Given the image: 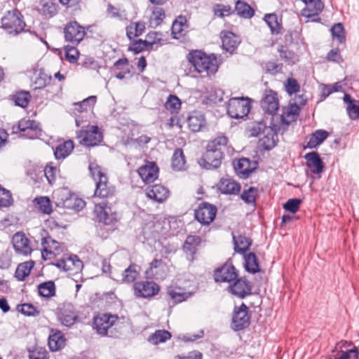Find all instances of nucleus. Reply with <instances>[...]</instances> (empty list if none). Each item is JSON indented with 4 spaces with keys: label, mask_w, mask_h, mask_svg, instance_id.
<instances>
[{
    "label": "nucleus",
    "mask_w": 359,
    "mask_h": 359,
    "mask_svg": "<svg viewBox=\"0 0 359 359\" xmlns=\"http://www.w3.org/2000/svg\"><path fill=\"white\" fill-rule=\"evenodd\" d=\"M189 129L193 133L199 132L206 126L205 115L203 112L194 110L189 112L186 118Z\"/></svg>",
    "instance_id": "nucleus-25"
},
{
    "label": "nucleus",
    "mask_w": 359,
    "mask_h": 359,
    "mask_svg": "<svg viewBox=\"0 0 359 359\" xmlns=\"http://www.w3.org/2000/svg\"><path fill=\"white\" fill-rule=\"evenodd\" d=\"M259 197V191L257 187H250L248 189H244L240 195L241 199L246 204L255 207L257 199Z\"/></svg>",
    "instance_id": "nucleus-42"
},
{
    "label": "nucleus",
    "mask_w": 359,
    "mask_h": 359,
    "mask_svg": "<svg viewBox=\"0 0 359 359\" xmlns=\"http://www.w3.org/2000/svg\"><path fill=\"white\" fill-rule=\"evenodd\" d=\"M159 233L156 230V225L154 222L144 224L140 233V239L142 243L148 242L149 244L155 243L158 239Z\"/></svg>",
    "instance_id": "nucleus-29"
},
{
    "label": "nucleus",
    "mask_w": 359,
    "mask_h": 359,
    "mask_svg": "<svg viewBox=\"0 0 359 359\" xmlns=\"http://www.w3.org/2000/svg\"><path fill=\"white\" fill-rule=\"evenodd\" d=\"M237 15L245 19H250L255 15L254 9L246 2L238 0L235 5Z\"/></svg>",
    "instance_id": "nucleus-43"
},
{
    "label": "nucleus",
    "mask_w": 359,
    "mask_h": 359,
    "mask_svg": "<svg viewBox=\"0 0 359 359\" xmlns=\"http://www.w3.org/2000/svg\"><path fill=\"white\" fill-rule=\"evenodd\" d=\"M33 203L41 212L45 215H50L53 212L51 201L48 196L36 197Z\"/></svg>",
    "instance_id": "nucleus-45"
},
{
    "label": "nucleus",
    "mask_w": 359,
    "mask_h": 359,
    "mask_svg": "<svg viewBox=\"0 0 359 359\" xmlns=\"http://www.w3.org/2000/svg\"><path fill=\"white\" fill-rule=\"evenodd\" d=\"M268 126L264 120L255 122L252 126L250 127L248 130L250 132L251 137H257L261 134H265L268 130Z\"/></svg>",
    "instance_id": "nucleus-64"
},
{
    "label": "nucleus",
    "mask_w": 359,
    "mask_h": 359,
    "mask_svg": "<svg viewBox=\"0 0 359 359\" xmlns=\"http://www.w3.org/2000/svg\"><path fill=\"white\" fill-rule=\"evenodd\" d=\"M233 168L236 175L242 179H248L258 166L256 161H252L248 158L243 157L233 162Z\"/></svg>",
    "instance_id": "nucleus-17"
},
{
    "label": "nucleus",
    "mask_w": 359,
    "mask_h": 359,
    "mask_svg": "<svg viewBox=\"0 0 359 359\" xmlns=\"http://www.w3.org/2000/svg\"><path fill=\"white\" fill-rule=\"evenodd\" d=\"M13 134H20L21 137L28 139L39 138L41 135L42 130L40 123L31 119L22 118L11 127Z\"/></svg>",
    "instance_id": "nucleus-5"
},
{
    "label": "nucleus",
    "mask_w": 359,
    "mask_h": 359,
    "mask_svg": "<svg viewBox=\"0 0 359 359\" xmlns=\"http://www.w3.org/2000/svg\"><path fill=\"white\" fill-rule=\"evenodd\" d=\"M238 276V271L229 258L222 265L213 271V279L216 283H231Z\"/></svg>",
    "instance_id": "nucleus-11"
},
{
    "label": "nucleus",
    "mask_w": 359,
    "mask_h": 359,
    "mask_svg": "<svg viewBox=\"0 0 359 359\" xmlns=\"http://www.w3.org/2000/svg\"><path fill=\"white\" fill-rule=\"evenodd\" d=\"M66 41L79 43L86 34L85 27L81 26L77 22H69L67 24L64 30Z\"/></svg>",
    "instance_id": "nucleus-18"
},
{
    "label": "nucleus",
    "mask_w": 359,
    "mask_h": 359,
    "mask_svg": "<svg viewBox=\"0 0 359 359\" xmlns=\"http://www.w3.org/2000/svg\"><path fill=\"white\" fill-rule=\"evenodd\" d=\"M74 147V142L71 140L58 144L54 150V156L57 160L65 158L68 156Z\"/></svg>",
    "instance_id": "nucleus-38"
},
{
    "label": "nucleus",
    "mask_w": 359,
    "mask_h": 359,
    "mask_svg": "<svg viewBox=\"0 0 359 359\" xmlns=\"http://www.w3.org/2000/svg\"><path fill=\"white\" fill-rule=\"evenodd\" d=\"M25 25L23 15L17 8L8 11L1 18L2 27L10 34H18L24 30Z\"/></svg>",
    "instance_id": "nucleus-9"
},
{
    "label": "nucleus",
    "mask_w": 359,
    "mask_h": 359,
    "mask_svg": "<svg viewBox=\"0 0 359 359\" xmlns=\"http://www.w3.org/2000/svg\"><path fill=\"white\" fill-rule=\"evenodd\" d=\"M264 20L268 27L270 28V31L272 34H278L281 32L282 25L278 21V18L275 13H268L264 17Z\"/></svg>",
    "instance_id": "nucleus-46"
},
{
    "label": "nucleus",
    "mask_w": 359,
    "mask_h": 359,
    "mask_svg": "<svg viewBox=\"0 0 359 359\" xmlns=\"http://www.w3.org/2000/svg\"><path fill=\"white\" fill-rule=\"evenodd\" d=\"M233 250L240 255H245L252 244V240L245 235H239L237 238L233 236Z\"/></svg>",
    "instance_id": "nucleus-33"
},
{
    "label": "nucleus",
    "mask_w": 359,
    "mask_h": 359,
    "mask_svg": "<svg viewBox=\"0 0 359 359\" xmlns=\"http://www.w3.org/2000/svg\"><path fill=\"white\" fill-rule=\"evenodd\" d=\"M222 45H239L241 43L240 36L230 31H222L220 32Z\"/></svg>",
    "instance_id": "nucleus-55"
},
{
    "label": "nucleus",
    "mask_w": 359,
    "mask_h": 359,
    "mask_svg": "<svg viewBox=\"0 0 359 359\" xmlns=\"http://www.w3.org/2000/svg\"><path fill=\"white\" fill-rule=\"evenodd\" d=\"M187 60L198 73L206 72L207 75L215 74L219 63L213 53L208 55L201 50H192L187 56Z\"/></svg>",
    "instance_id": "nucleus-2"
},
{
    "label": "nucleus",
    "mask_w": 359,
    "mask_h": 359,
    "mask_svg": "<svg viewBox=\"0 0 359 359\" xmlns=\"http://www.w3.org/2000/svg\"><path fill=\"white\" fill-rule=\"evenodd\" d=\"M306 165L310 168L312 174L321 177V174L325 171V165L320 154L318 151H311L305 154Z\"/></svg>",
    "instance_id": "nucleus-19"
},
{
    "label": "nucleus",
    "mask_w": 359,
    "mask_h": 359,
    "mask_svg": "<svg viewBox=\"0 0 359 359\" xmlns=\"http://www.w3.org/2000/svg\"><path fill=\"white\" fill-rule=\"evenodd\" d=\"M201 244V238L199 236L189 235L184 243L182 250L187 260L193 262L196 259V253Z\"/></svg>",
    "instance_id": "nucleus-20"
},
{
    "label": "nucleus",
    "mask_w": 359,
    "mask_h": 359,
    "mask_svg": "<svg viewBox=\"0 0 359 359\" xmlns=\"http://www.w3.org/2000/svg\"><path fill=\"white\" fill-rule=\"evenodd\" d=\"M95 212L98 221L97 231L102 237L107 238L118 229V214L116 211L112 212L108 201L95 204Z\"/></svg>",
    "instance_id": "nucleus-1"
},
{
    "label": "nucleus",
    "mask_w": 359,
    "mask_h": 359,
    "mask_svg": "<svg viewBox=\"0 0 359 359\" xmlns=\"http://www.w3.org/2000/svg\"><path fill=\"white\" fill-rule=\"evenodd\" d=\"M279 130L280 126L273 123L271 119L268 130H266L264 137L261 140L262 146L265 151H270L276 146Z\"/></svg>",
    "instance_id": "nucleus-22"
},
{
    "label": "nucleus",
    "mask_w": 359,
    "mask_h": 359,
    "mask_svg": "<svg viewBox=\"0 0 359 359\" xmlns=\"http://www.w3.org/2000/svg\"><path fill=\"white\" fill-rule=\"evenodd\" d=\"M172 337L171 333L165 330H157L151 334L148 341L154 345L164 343Z\"/></svg>",
    "instance_id": "nucleus-50"
},
{
    "label": "nucleus",
    "mask_w": 359,
    "mask_h": 359,
    "mask_svg": "<svg viewBox=\"0 0 359 359\" xmlns=\"http://www.w3.org/2000/svg\"><path fill=\"white\" fill-rule=\"evenodd\" d=\"M260 105L264 114L273 116L279 109V100L278 93L271 90H266L260 102ZM273 120V117H271Z\"/></svg>",
    "instance_id": "nucleus-16"
},
{
    "label": "nucleus",
    "mask_w": 359,
    "mask_h": 359,
    "mask_svg": "<svg viewBox=\"0 0 359 359\" xmlns=\"http://www.w3.org/2000/svg\"><path fill=\"white\" fill-rule=\"evenodd\" d=\"M12 243L15 251L20 255H28L32 250L30 247L29 240L23 232L15 233L12 238Z\"/></svg>",
    "instance_id": "nucleus-23"
},
{
    "label": "nucleus",
    "mask_w": 359,
    "mask_h": 359,
    "mask_svg": "<svg viewBox=\"0 0 359 359\" xmlns=\"http://www.w3.org/2000/svg\"><path fill=\"white\" fill-rule=\"evenodd\" d=\"M53 81L52 76L48 75L43 69H41L39 73L34 81V90H41L45 87L51 85Z\"/></svg>",
    "instance_id": "nucleus-52"
},
{
    "label": "nucleus",
    "mask_w": 359,
    "mask_h": 359,
    "mask_svg": "<svg viewBox=\"0 0 359 359\" xmlns=\"http://www.w3.org/2000/svg\"><path fill=\"white\" fill-rule=\"evenodd\" d=\"M13 203L11 191L0 185V209L8 208Z\"/></svg>",
    "instance_id": "nucleus-61"
},
{
    "label": "nucleus",
    "mask_w": 359,
    "mask_h": 359,
    "mask_svg": "<svg viewBox=\"0 0 359 359\" xmlns=\"http://www.w3.org/2000/svg\"><path fill=\"white\" fill-rule=\"evenodd\" d=\"M344 103L347 104L346 112L351 120L359 119V100L352 97L348 93H345L343 97Z\"/></svg>",
    "instance_id": "nucleus-35"
},
{
    "label": "nucleus",
    "mask_w": 359,
    "mask_h": 359,
    "mask_svg": "<svg viewBox=\"0 0 359 359\" xmlns=\"http://www.w3.org/2000/svg\"><path fill=\"white\" fill-rule=\"evenodd\" d=\"M159 168L156 162L146 161L137 169V173L145 184L154 182L158 177Z\"/></svg>",
    "instance_id": "nucleus-21"
},
{
    "label": "nucleus",
    "mask_w": 359,
    "mask_h": 359,
    "mask_svg": "<svg viewBox=\"0 0 359 359\" xmlns=\"http://www.w3.org/2000/svg\"><path fill=\"white\" fill-rule=\"evenodd\" d=\"M85 205V201L74 194H70L69 196L67 197L65 199L62 198L60 202L56 203L57 207H61L64 209L73 210L77 212L82 210Z\"/></svg>",
    "instance_id": "nucleus-30"
},
{
    "label": "nucleus",
    "mask_w": 359,
    "mask_h": 359,
    "mask_svg": "<svg viewBox=\"0 0 359 359\" xmlns=\"http://www.w3.org/2000/svg\"><path fill=\"white\" fill-rule=\"evenodd\" d=\"M35 262L33 260L20 263L17 266L14 277L19 281H24L34 268Z\"/></svg>",
    "instance_id": "nucleus-39"
},
{
    "label": "nucleus",
    "mask_w": 359,
    "mask_h": 359,
    "mask_svg": "<svg viewBox=\"0 0 359 359\" xmlns=\"http://www.w3.org/2000/svg\"><path fill=\"white\" fill-rule=\"evenodd\" d=\"M118 316L109 313H102L93 318V326L97 332L102 336H110L118 338L121 334H114L112 330L121 328L122 323L118 321Z\"/></svg>",
    "instance_id": "nucleus-3"
},
{
    "label": "nucleus",
    "mask_w": 359,
    "mask_h": 359,
    "mask_svg": "<svg viewBox=\"0 0 359 359\" xmlns=\"http://www.w3.org/2000/svg\"><path fill=\"white\" fill-rule=\"evenodd\" d=\"M329 136V133L323 129L315 130L309 135V141L304 149H315L320 145Z\"/></svg>",
    "instance_id": "nucleus-34"
},
{
    "label": "nucleus",
    "mask_w": 359,
    "mask_h": 359,
    "mask_svg": "<svg viewBox=\"0 0 359 359\" xmlns=\"http://www.w3.org/2000/svg\"><path fill=\"white\" fill-rule=\"evenodd\" d=\"M159 34L157 32H149L146 36L144 40L138 39L134 40L130 45H144V46H153L157 45L160 41Z\"/></svg>",
    "instance_id": "nucleus-56"
},
{
    "label": "nucleus",
    "mask_w": 359,
    "mask_h": 359,
    "mask_svg": "<svg viewBox=\"0 0 359 359\" xmlns=\"http://www.w3.org/2000/svg\"><path fill=\"white\" fill-rule=\"evenodd\" d=\"M57 5L53 0H41L38 10L45 17L51 18L57 13Z\"/></svg>",
    "instance_id": "nucleus-40"
},
{
    "label": "nucleus",
    "mask_w": 359,
    "mask_h": 359,
    "mask_svg": "<svg viewBox=\"0 0 359 359\" xmlns=\"http://www.w3.org/2000/svg\"><path fill=\"white\" fill-rule=\"evenodd\" d=\"M116 192L115 187L111 184L107 179L96 182L95 189L94 192L95 197H99L104 199L103 201H108L109 198L114 196Z\"/></svg>",
    "instance_id": "nucleus-24"
},
{
    "label": "nucleus",
    "mask_w": 359,
    "mask_h": 359,
    "mask_svg": "<svg viewBox=\"0 0 359 359\" xmlns=\"http://www.w3.org/2000/svg\"><path fill=\"white\" fill-rule=\"evenodd\" d=\"M252 100L248 97H236L229 100L226 114L231 118L243 119L247 117L251 108Z\"/></svg>",
    "instance_id": "nucleus-4"
},
{
    "label": "nucleus",
    "mask_w": 359,
    "mask_h": 359,
    "mask_svg": "<svg viewBox=\"0 0 359 359\" xmlns=\"http://www.w3.org/2000/svg\"><path fill=\"white\" fill-rule=\"evenodd\" d=\"M243 256L244 269L246 272L250 274H256L262 271L259 259L255 252H250L243 255Z\"/></svg>",
    "instance_id": "nucleus-32"
},
{
    "label": "nucleus",
    "mask_w": 359,
    "mask_h": 359,
    "mask_svg": "<svg viewBox=\"0 0 359 359\" xmlns=\"http://www.w3.org/2000/svg\"><path fill=\"white\" fill-rule=\"evenodd\" d=\"M187 20L184 15H179L172 22L171 31L174 39H180L184 27H187Z\"/></svg>",
    "instance_id": "nucleus-48"
},
{
    "label": "nucleus",
    "mask_w": 359,
    "mask_h": 359,
    "mask_svg": "<svg viewBox=\"0 0 359 359\" xmlns=\"http://www.w3.org/2000/svg\"><path fill=\"white\" fill-rule=\"evenodd\" d=\"M139 266L136 264H130L122 273L121 283H131L135 282L139 276L137 269Z\"/></svg>",
    "instance_id": "nucleus-51"
},
{
    "label": "nucleus",
    "mask_w": 359,
    "mask_h": 359,
    "mask_svg": "<svg viewBox=\"0 0 359 359\" xmlns=\"http://www.w3.org/2000/svg\"><path fill=\"white\" fill-rule=\"evenodd\" d=\"M41 257L43 260H46L47 257L49 258H55L57 255L62 253L65 249V243H60L53 239L48 233V232L42 229L41 231Z\"/></svg>",
    "instance_id": "nucleus-8"
},
{
    "label": "nucleus",
    "mask_w": 359,
    "mask_h": 359,
    "mask_svg": "<svg viewBox=\"0 0 359 359\" xmlns=\"http://www.w3.org/2000/svg\"><path fill=\"white\" fill-rule=\"evenodd\" d=\"M65 334L59 330L50 329L48 339V345L50 351L55 352L61 350L66 345Z\"/></svg>",
    "instance_id": "nucleus-26"
},
{
    "label": "nucleus",
    "mask_w": 359,
    "mask_h": 359,
    "mask_svg": "<svg viewBox=\"0 0 359 359\" xmlns=\"http://www.w3.org/2000/svg\"><path fill=\"white\" fill-rule=\"evenodd\" d=\"M185 156L181 148H177L172 156L171 167L175 171H181L185 169Z\"/></svg>",
    "instance_id": "nucleus-41"
},
{
    "label": "nucleus",
    "mask_w": 359,
    "mask_h": 359,
    "mask_svg": "<svg viewBox=\"0 0 359 359\" xmlns=\"http://www.w3.org/2000/svg\"><path fill=\"white\" fill-rule=\"evenodd\" d=\"M7 99L8 101L13 102L15 106L25 109L30 102L32 95L29 91L17 90L9 95Z\"/></svg>",
    "instance_id": "nucleus-27"
},
{
    "label": "nucleus",
    "mask_w": 359,
    "mask_h": 359,
    "mask_svg": "<svg viewBox=\"0 0 359 359\" xmlns=\"http://www.w3.org/2000/svg\"><path fill=\"white\" fill-rule=\"evenodd\" d=\"M55 314L57 320L67 327H71L79 320L78 311L71 302H65L58 304Z\"/></svg>",
    "instance_id": "nucleus-6"
},
{
    "label": "nucleus",
    "mask_w": 359,
    "mask_h": 359,
    "mask_svg": "<svg viewBox=\"0 0 359 359\" xmlns=\"http://www.w3.org/2000/svg\"><path fill=\"white\" fill-rule=\"evenodd\" d=\"M97 101L95 95H91L84 99L83 101L74 103V114H81L83 112H88L91 110Z\"/></svg>",
    "instance_id": "nucleus-44"
},
{
    "label": "nucleus",
    "mask_w": 359,
    "mask_h": 359,
    "mask_svg": "<svg viewBox=\"0 0 359 359\" xmlns=\"http://www.w3.org/2000/svg\"><path fill=\"white\" fill-rule=\"evenodd\" d=\"M146 194L153 201L162 203L168 197L169 190L161 184H154L147 188Z\"/></svg>",
    "instance_id": "nucleus-28"
},
{
    "label": "nucleus",
    "mask_w": 359,
    "mask_h": 359,
    "mask_svg": "<svg viewBox=\"0 0 359 359\" xmlns=\"http://www.w3.org/2000/svg\"><path fill=\"white\" fill-rule=\"evenodd\" d=\"M252 313L248 306L243 302L238 306H234L231 327L235 332H239L248 328L250 325Z\"/></svg>",
    "instance_id": "nucleus-7"
},
{
    "label": "nucleus",
    "mask_w": 359,
    "mask_h": 359,
    "mask_svg": "<svg viewBox=\"0 0 359 359\" xmlns=\"http://www.w3.org/2000/svg\"><path fill=\"white\" fill-rule=\"evenodd\" d=\"M229 139L224 135H221L208 142L206 147L223 152L227 149Z\"/></svg>",
    "instance_id": "nucleus-49"
},
{
    "label": "nucleus",
    "mask_w": 359,
    "mask_h": 359,
    "mask_svg": "<svg viewBox=\"0 0 359 359\" xmlns=\"http://www.w3.org/2000/svg\"><path fill=\"white\" fill-rule=\"evenodd\" d=\"M59 172L57 167L53 165V163H49L46 165L43 170L42 176L46 177L49 184L53 185L57 178V175Z\"/></svg>",
    "instance_id": "nucleus-57"
},
{
    "label": "nucleus",
    "mask_w": 359,
    "mask_h": 359,
    "mask_svg": "<svg viewBox=\"0 0 359 359\" xmlns=\"http://www.w3.org/2000/svg\"><path fill=\"white\" fill-rule=\"evenodd\" d=\"M350 348L341 350L340 355L335 359H359V350L353 344H349Z\"/></svg>",
    "instance_id": "nucleus-62"
},
{
    "label": "nucleus",
    "mask_w": 359,
    "mask_h": 359,
    "mask_svg": "<svg viewBox=\"0 0 359 359\" xmlns=\"http://www.w3.org/2000/svg\"><path fill=\"white\" fill-rule=\"evenodd\" d=\"M218 189L225 195H238L241 191V185L233 179L222 178L219 181Z\"/></svg>",
    "instance_id": "nucleus-31"
},
{
    "label": "nucleus",
    "mask_w": 359,
    "mask_h": 359,
    "mask_svg": "<svg viewBox=\"0 0 359 359\" xmlns=\"http://www.w3.org/2000/svg\"><path fill=\"white\" fill-rule=\"evenodd\" d=\"M89 130L84 129L83 127L81 130L76 131V139L81 144L88 147H95L100 144L103 140L102 133L100 131L97 126H87Z\"/></svg>",
    "instance_id": "nucleus-10"
},
{
    "label": "nucleus",
    "mask_w": 359,
    "mask_h": 359,
    "mask_svg": "<svg viewBox=\"0 0 359 359\" xmlns=\"http://www.w3.org/2000/svg\"><path fill=\"white\" fill-rule=\"evenodd\" d=\"M165 17V11L162 8L156 7L153 9L150 17L149 24L151 27H156L161 24Z\"/></svg>",
    "instance_id": "nucleus-58"
},
{
    "label": "nucleus",
    "mask_w": 359,
    "mask_h": 359,
    "mask_svg": "<svg viewBox=\"0 0 359 359\" xmlns=\"http://www.w3.org/2000/svg\"><path fill=\"white\" fill-rule=\"evenodd\" d=\"M217 208L215 205L203 201L194 210V218L203 226L210 225L215 219Z\"/></svg>",
    "instance_id": "nucleus-12"
},
{
    "label": "nucleus",
    "mask_w": 359,
    "mask_h": 359,
    "mask_svg": "<svg viewBox=\"0 0 359 359\" xmlns=\"http://www.w3.org/2000/svg\"><path fill=\"white\" fill-rule=\"evenodd\" d=\"M145 29L144 23L142 22H132L126 27V34L130 40L139 36Z\"/></svg>",
    "instance_id": "nucleus-53"
},
{
    "label": "nucleus",
    "mask_w": 359,
    "mask_h": 359,
    "mask_svg": "<svg viewBox=\"0 0 359 359\" xmlns=\"http://www.w3.org/2000/svg\"><path fill=\"white\" fill-rule=\"evenodd\" d=\"M182 105L180 99L175 95H169L165 107L172 113H177Z\"/></svg>",
    "instance_id": "nucleus-59"
},
{
    "label": "nucleus",
    "mask_w": 359,
    "mask_h": 359,
    "mask_svg": "<svg viewBox=\"0 0 359 359\" xmlns=\"http://www.w3.org/2000/svg\"><path fill=\"white\" fill-rule=\"evenodd\" d=\"M16 309L18 312L28 317H36L40 314V311L38 308L31 303L18 304Z\"/></svg>",
    "instance_id": "nucleus-54"
},
{
    "label": "nucleus",
    "mask_w": 359,
    "mask_h": 359,
    "mask_svg": "<svg viewBox=\"0 0 359 359\" xmlns=\"http://www.w3.org/2000/svg\"><path fill=\"white\" fill-rule=\"evenodd\" d=\"M224 154L206 147V151L198 160L199 165L205 170H215L220 167Z\"/></svg>",
    "instance_id": "nucleus-14"
},
{
    "label": "nucleus",
    "mask_w": 359,
    "mask_h": 359,
    "mask_svg": "<svg viewBox=\"0 0 359 359\" xmlns=\"http://www.w3.org/2000/svg\"><path fill=\"white\" fill-rule=\"evenodd\" d=\"M39 296L49 299L56 295V285L53 280L41 283L37 286Z\"/></svg>",
    "instance_id": "nucleus-37"
},
{
    "label": "nucleus",
    "mask_w": 359,
    "mask_h": 359,
    "mask_svg": "<svg viewBox=\"0 0 359 359\" xmlns=\"http://www.w3.org/2000/svg\"><path fill=\"white\" fill-rule=\"evenodd\" d=\"M281 60L287 65H294L299 61V55L294 51L289 50L288 46H280L278 48Z\"/></svg>",
    "instance_id": "nucleus-47"
},
{
    "label": "nucleus",
    "mask_w": 359,
    "mask_h": 359,
    "mask_svg": "<svg viewBox=\"0 0 359 359\" xmlns=\"http://www.w3.org/2000/svg\"><path fill=\"white\" fill-rule=\"evenodd\" d=\"M331 32L334 40L339 43H344L346 41L345 31L342 23H337L331 28Z\"/></svg>",
    "instance_id": "nucleus-60"
},
{
    "label": "nucleus",
    "mask_w": 359,
    "mask_h": 359,
    "mask_svg": "<svg viewBox=\"0 0 359 359\" xmlns=\"http://www.w3.org/2000/svg\"><path fill=\"white\" fill-rule=\"evenodd\" d=\"M306 6L303 10V14L307 17L316 16L320 13L323 8L324 4L321 0H302Z\"/></svg>",
    "instance_id": "nucleus-36"
},
{
    "label": "nucleus",
    "mask_w": 359,
    "mask_h": 359,
    "mask_svg": "<svg viewBox=\"0 0 359 359\" xmlns=\"http://www.w3.org/2000/svg\"><path fill=\"white\" fill-rule=\"evenodd\" d=\"M302 203V200L300 198H289L285 203H283V208L291 214H294L299 211Z\"/></svg>",
    "instance_id": "nucleus-63"
},
{
    "label": "nucleus",
    "mask_w": 359,
    "mask_h": 359,
    "mask_svg": "<svg viewBox=\"0 0 359 359\" xmlns=\"http://www.w3.org/2000/svg\"><path fill=\"white\" fill-rule=\"evenodd\" d=\"M252 284L245 276L239 277V275L229 285L227 291L232 295L245 299L252 294Z\"/></svg>",
    "instance_id": "nucleus-13"
},
{
    "label": "nucleus",
    "mask_w": 359,
    "mask_h": 359,
    "mask_svg": "<svg viewBox=\"0 0 359 359\" xmlns=\"http://www.w3.org/2000/svg\"><path fill=\"white\" fill-rule=\"evenodd\" d=\"M134 292L137 297L149 299L156 295L160 286L154 280H142L134 283Z\"/></svg>",
    "instance_id": "nucleus-15"
}]
</instances>
